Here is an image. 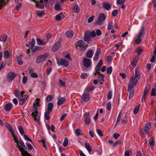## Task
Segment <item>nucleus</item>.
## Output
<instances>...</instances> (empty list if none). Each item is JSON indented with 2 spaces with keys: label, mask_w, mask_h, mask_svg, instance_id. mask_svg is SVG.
Masks as SVG:
<instances>
[{
  "label": "nucleus",
  "mask_w": 156,
  "mask_h": 156,
  "mask_svg": "<svg viewBox=\"0 0 156 156\" xmlns=\"http://www.w3.org/2000/svg\"><path fill=\"white\" fill-rule=\"evenodd\" d=\"M24 137L25 139L30 142L32 144H33V143L32 142L31 140L28 137L27 135H24Z\"/></svg>",
  "instance_id": "obj_61"
},
{
  "label": "nucleus",
  "mask_w": 156,
  "mask_h": 156,
  "mask_svg": "<svg viewBox=\"0 0 156 156\" xmlns=\"http://www.w3.org/2000/svg\"><path fill=\"white\" fill-rule=\"evenodd\" d=\"M136 51L137 52L138 55L140 54L143 51V49L141 48H138L136 50Z\"/></svg>",
  "instance_id": "obj_54"
},
{
  "label": "nucleus",
  "mask_w": 156,
  "mask_h": 156,
  "mask_svg": "<svg viewBox=\"0 0 156 156\" xmlns=\"http://www.w3.org/2000/svg\"><path fill=\"white\" fill-rule=\"evenodd\" d=\"M12 104L11 103L6 104L5 106V111H8L10 110L12 108Z\"/></svg>",
  "instance_id": "obj_29"
},
{
  "label": "nucleus",
  "mask_w": 156,
  "mask_h": 156,
  "mask_svg": "<svg viewBox=\"0 0 156 156\" xmlns=\"http://www.w3.org/2000/svg\"><path fill=\"white\" fill-rule=\"evenodd\" d=\"M85 44L84 42L82 40L78 41L76 42L78 46L82 48L84 47Z\"/></svg>",
  "instance_id": "obj_21"
},
{
  "label": "nucleus",
  "mask_w": 156,
  "mask_h": 156,
  "mask_svg": "<svg viewBox=\"0 0 156 156\" xmlns=\"http://www.w3.org/2000/svg\"><path fill=\"white\" fill-rule=\"evenodd\" d=\"M106 16L103 13L100 14L98 17L97 24L99 25H102L104 23V21L106 19Z\"/></svg>",
  "instance_id": "obj_5"
},
{
  "label": "nucleus",
  "mask_w": 156,
  "mask_h": 156,
  "mask_svg": "<svg viewBox=\"0 0 156 156\" xmlns=\"http://www.w3.org/2000/svg\"><path fill=\"white\" fill-rule=\"evenodd\" d=\"M118 13V12L117 10L115 9L112 12V15L114 16H116Z\"/></svg>",
  "instance_id": "obj_64"
},
{
  "label": "nucleus",
  "mask_w": 156,
  "mask_h": 156,
  "mask_svg": "<svg viewBox=\"0 0 156 156\" xmlns=\"http://www.w3.org/2000/svg\"><path fill=\"white\" fill-rule=\"evenodd\" d=\"M144 27L142 26L137 36L141 37L144 34Z\"/></svg>",
  "instance_id": "obj_24"
},
{
  "label": "nucleus",
  "mask_w": 156,
  "mask_h": 156,
  "mask_svg": "<svg viewBox=\"0 0 156 156\" xmlns=\"http://www.w3.org/2000/svg\"><path fill=\"white\" fill-rule=\"evenodd\" d=\"M16 61L19 65H21L23 64V61L20 57L19 56H17L16 57Z\"/></svg>",
  "instance_id": "obj_35"
},
{
  "label": "nucleus",
  "mask_w": 156,
  "mask_h": 156,
  "mask_svg": "<svg viewBox=\"0 0 156 156\" xmlns=\"http://www.w3.org/2000/svg\"><path fill=\"white\" fill-rule=\"evenodd\" d=\"M140 105L139 104L138 105L136 108H135L134 111H133V113L134 114H137L139 111V109L140 107Z\"/></svg>",
  "instance_id": "obj_39"
},
{
  "label": "nucleus",
  "mask_w": 156,
  "mask_h": 156,
  "mask_svg": "<svg viewBox=\"0 0 156 156\" xmlns=\"http://www.w3.org/2000/svg\"><path fill=\"white\" fill-rule=\"evenodd\" d=\"M96 131L99 136H102L103 135L102 131L100 129H97Z\"/></svg>",
  "instance_id": "obj_53"
},
{
  "label": "nucleus",
  "mask_w": 156,
  "mask_h": 156,
  "mask_svg": "<svg viewBox=\"0 0 156 156\" xmlns=\"http://www.w3.org/2000/svg\"><path fill=\"white\" fill-rule=\"evenodd\" d=\"M113 24L112 22H110L108 23V30H110L112 28Z\"/></svg>",
  "instance_id": "obj_58"
},
{
  "label": "nucleus",
  "mask_w": 156,
  "mask_h": 156,
  "mask_svg": "<svg viewBox=\"0 0 156 156\" xmlns=\"http://www.w3.org/2000/svg\"><path fill=\"white\" fill-rule=\"evenodd\" d=\"M27 80V77L26 76H24L22 79V82L23 84H25Z\"/></svg>",
  "instance_id": "obj_57"
},
{
  "label": "nucleus",
  "mask_w": 156,
  "mask_h": 156,
  "mask_svg": "<svg viewBox=\"0 0 156 156\" xmlns=\"http://www.w3.org/2000/svg\"><path fill=\"white\" fill-rule=\"evenodd\" d=\"M55 8L56 10H61L60 7L58 4H56L55 5Z\"/></svg>",
  "instance_id": "obj_62"
},
{
  "label": "nucleus",
  "mask_w": 156,
  "mask_h": 156,
  "mask_svg": "<svg viewBox=\"0 0 156 156\" xmlns=\"http://www.w3.org/2000/svg\"><path fill=\"white\" fill-rule=\"evenodd\" d=\"M41 48V47L36 46L34 48L32 49V51L35 52L38 51Z\"/></svg>",
  "instance_id": "obj_49"
},
{
  "label": "nucleus",
  "mask_w": 156,
  "mask_h": 156,
  "mask_svg": "<svg viewBox=\"0 0 156 156\" xmlns=\"http://www.w3.org/2000/svg\"><path fill=\"white\" fill-rule=\"evenodd\" d=\"M140 78V74L138 71V69L136 68L135 69V76L134 78L136 80V83H137L138 82V80Z\"/></svg>",
  "instance_id": "obj_13"
},
{
  "label": "nucleus",
  "mask_w": 156,
  "mask_h": 156,
  "mask_svg": "<svg viewBox=\"0 0 156 156\" xmlns=\"http://www.w3.org/2000/svg\"><path fill=\"white\" fill-rule=\"evenodd\" d=\"M83 65L87 68L89 67L91 63L90 59L85 58L83 60Z\"/></svg>",
  "instance_id": "obj_12"
},
{
  "label": "nucleus",
  "mask_w": 156,
  "mask_h": 156,
  "mask_svg": "<svg viewBox=\"0 0 156 156\" xmlns=\"http://www.w3.org/2000/svg\"><path fill=\"white\" fill-rule=\"evenodd\" d=\"M96 36V33L94 31H86L84 33V40L85 41L89 42L91 41L92 37H94Z\"/></svg>",
  "instance_id": "obj_3"
},
{
  "label": "nucleus",
  "mask_w": 156,
  "mask_h": 156,
  "mask_svg": "<svg viewBox=\"0 0 156 156\" xmlns=\"http://www.w3.org/2000/svg\"><path fill=\"white\" fill-rule=\"evenodd\" d=\"M36 4V7L40 9H43L44 7V5L43 0L36 1V0H32Z\"/></svg>",
  "instance_id": "obj_8"
},
{
  "label": "nucleus",
  "mask_w": 156,
  "mask_h": 156,
  "mask_svg": "<svg viewBox=\"0 0 156 156\" xmlns=\"http://www.w3.org/2000/svg\"><path fill=\"white\" fill-rule=\"evenodd\" d=\"M101 67V66H99L98 65H97L96 67L95 70H96V71L97 72L98 74H99L100 73V72L99 71Z\"/></svg>",
  "instance_id": "obj_56"
},
{
  "label": "nucleus",
  "mask_w": 156,
  "mask_h": 156,
  "mask_svg": "<svg viewBox=\"0 0 156 156\" xmlns=\"http://www.w3.org/2000/svg\"><path fill=\"white\" fill-rule=\"evenodd\" d=\"M94 89V87H93L91 86H90L88 87H86V88L85 90L87 92H89L91 91L92 90Z\"/></svg>",
  "instance_id": "obj_48"
},
{
  "label": "nucleus",
  "mask_w": 156,
  "mask_h": 156,
  "mask_svg": "<svg viewBox=\"0 0 156 156\" xmlns=\"http://www.w3.org/2000/svg\"><path fill=\"white\" fill-rule=\"evenodd\" d=\"M90 122V119L88 117H87L85 120V123L86 125L89 124Z\"/></svg>",
  "instance_id": "obj_50"
},
{
  "label": "nucleus",
  "mask_w": 156,
  "mask_h": 156,
  "mask_svg": "<svg viewBox=\"0 0 156 156\" xmlns=\"http://www.w3.org/2000/svg\"><path fill=\"white\" fill-rule=\"evenodd\" d=\"M120 136V135L118 133H115L113 134V137L115 139H117Z\"/></svg>",
  "instance_id": "obj_60"
},
{
  "label": "nucleus",
  "mask_w": 156,
  "mask_h": 156,
  "mask_svg": "<svg viewBox=\"0 0 156 156\" xmlns=\"http://www.w3.org/2000/svg\"><path fill=\"white\" fill-rule=\"evenodd\" d=\"M40 99L37 98L34 103L33 105V108L32 109L31 112L32 114L31 115H32L33 117L34 118V120L39 125H40V114L37 110V106L40 105L39 101Z\"/></svg>",
  "instance_id": "obj_1"
},
{
  "label": "nucleus",
  "mask_w": 156,
  "mask_h": 156,
  "mask_svg": "<svg viewBox=\"0 0 156 156\" xmlns=\"http://www.w3.org/2000/svg\"><path fill=\"white\" fill-rule=\"evenodd\" d=\"M132 154L131 151L128 150L126 151L125 153V156H130Z\"/></svg>",
  "instance_id": "obj_42"
},
{
  "label": "nucleus",
  "mask_w": 156,
  "mask_h": 156,
  "mask_svg": "<svg viewBox=\"0 0 156 156\" xmlns=\"http://www.w3.org/2000/svg\"><path fill=\"white\" fill-rule=\"evenodd\" d=\"M96 35H97L98 36H100L102 32L101 30L99 29H97L96 30Z\"/></svg>",
  "instance_id": "obj_55"
},
{
  "label": "nucleus",
  "mask_w": 156,
  "mask_h": 156,
  "mask_svg": "<svg viewBox=\"0 0 156 156\" xmlns=\"http://www.w3.org/2000/svg\"><path fill=\"white\" fill-rule=\"evenodd\" d=\"M81 132V130L80 129H77L75 131V134L78 136L81 135L80 133Z\"/></svg>",
  "instance_id": "obj_59"
},
{
  "label": "nucleus",
  "mask_w": 156,
  "mask_h": 156,
  "mask_svg": "<svg viewBox=\"0 0 156 156\" xmlns=\"http://www.w3.org/2000/svg\"><path fill=\"white\" fill-rule=\"evenodd\" d=\"M151 126V123H148L145 125L144 130L146 134H147L149 131Z\"/></svg>",
  "instance_id": "obj_17"
},
{
  "label": "nucleus",
  "mask_w": 156,
  "mask_h": 156,
  "mask_svg": "<svg viewBox=\"0 0 156 156\" xmlns=\"http://www.w3.org/2000/svg\"><path fill=\"white\" fill-rule=\"evenodd\" d=\"M81 99L82 102H87L90 99V96L88 94L84 93L82 96Z\"/></svg>",
  "instance_id": "obj_11"
},
{
  "label": "nucleus",
  "mask_w": 156,
  "mask_h": 156,
  "mask_svg": "<svg viewBox=\"0 0 156 156\" xmlns=\"http://www.w3.org/2000/svg\"><path fill=\"white\" fill-rule=\"evenodd\" d=\"M29 72L31 77L34 78H37L38 77L37 74L36 73H34L32 69H29Z\"/></svg>",
  "instance_id": "obj_18"
},
{
  "label": "nucleus",
  "mask_w": 156,
  "mask_h": 156,
  "mask_svg": "<svg viewBox=\"0 0 156 156\" xmlns=\"http://www.w3.org/2000/svg\"><path fill=\"white\" fill-rule=\"evenodd\" d=\"M112 66L109 67L107 69V73L108 74H111L112 73Z\"/></svg>",
  "instance_id": "obj_52"
},
{
  "label": "nucleus",
  "mask_w": 156,
  "mask_h": 156,
  "mask_svg": "<svg viewBox=\"0 0 156 156\" xmlns=\"http://www.w3.org/2000/svg\"><path fill=\"white\" fill-rule=\"evenodd\" d=\"M35 44V40L34 38H32L31 41L28 44H26V46L29 47H33Z\"/></svg>",
  "instance_id": "obj_28"
},
{
  "label": "nucleus",
  "mask_w": 156,
  "mask_h": 156,
  "mask_svg": "<svg viewBox=\"0 0 156 156\" xmlns=\"http://www.w3.org/2000/svg\"><path fill=\"white\" fill-rule=\"evenodd\" d=\"M17 144L22 156H32L30 153L25 151L27 147L22 140H20Z\"/></svg>",
  "instance_id": "obj_2"
},
{
  "label": "nucleus",
  "mask_w": 156,
  "mask_h": 156,
  "mask_svg": "<svg viewBox=\"0 0 156 156\" xmlns=\"http://www.w3.org/2000/svg\"><path fill=\"white\" fill-rule=\"evenodd\" d=\"M89 74L88 73H83L81 74L80 77L82 79H85L87 78Z\"/></svg>",
  "instance_id": "obj_38"
},
{
  "label": "nucleus",
  "mask_w": 156,
  "mask_h": 156,
  "mask_svg": "<svg viewBox=\"0 0 156 156\" xmlns=\"http://www.w3.org/2000/svg\"><path fill=\"white\" fill-rule=\"evenodd\" d=\"M57 62L58 65L62 66L63 67H66L69 64V62L65 59H57Z\"/></svg>",
  "instance_id": "obj_6"
},
{
  "label": "nucleus",
  "mask_w": 156,
  "mask_h": 156,
  "mask_svg": "<svg viewBox=\"0 0 156 156\" xmlns=\"http://www.w3.org/2000/svg\"><path fill=\"white\" fill-rule=\"evenodd\" d=\"M37 43L38 45H45L47 43V41H45L39 38H36Z\"/></svg>",
  "instance_id": "obj_16"
},
{
  "label": "nucleus",
  "mask_w": 156,
  "mask_h": 156,
  "mask_svg": "<svg viewBox=\"0 0 156 156\" xmlns=\"http://www.w3.org/2000/svg\"><path fill=\"white\" fill-rule=\"evenodd\" d=\"M19 130L22 135H23L24 134V132L22 127L21 126H19L18 127Z\"/></svg>",
  "instance_id": "obj_37"
},
{
  "label": "nucleus",
  "mask_w": 156,
  "mask_h": 156,
  "mask_svg": "<svg viewBox=\"0 0 156 156\" xmlns=\"http://www.w3.org/2000/svg\"><path fill=\"white\" fill-rule=\"evenodd\" d=\"M66 100V98L64 97L60 98L58 101L57 105H61Z\"/></svg>",
  "instance_id": "obj_27"
},
{
  "label": "nucleus",
  "mask_w": 156,
  "mask_h": 156,
  "mask_svg": "<svg viewBox=\"0 0 156 156\" xmlns=\"http://www.w3.org/2000/svg\"><path fill=\"white\" fill-rule=\"evenodd\" d=\"M136 80L134 78V76L131 77V79L129 81V82L128 86V89L130 90L134 87L137 83H136Z\"/></svg>",
  "instance_id": "obj_9"
},
{
  "label": "nucleus",
  "mask_w": 156,
  "mask_h": 156,
  "mask_svg": "<svg viewBox=\"0 0 156 156\" xmlns=\"http://www.w3.org/2000/svg\"><path fill=\"white\" fill-rule=\"evenodd\" d=\"M9 57V52L7 51H4V57L5 58H8Z\"/></svg>",
  "instance_id": "obj_43"
},
{
  "label": "nucleus",
  "mask_w": 156,
  "mask_h": 156,
  "mask_svg": "<svg viewBox=\"0 0 156 156\" xmlns=\"http://www.w3.org/2000/svg\"><path fill=\"white\" fill-rule=\"evenodd\" d=\"M59 83L60 86H65V82L62 81L61 80H59Z\"/></svg>",
  "instance_id": "obj_63"
},
{
  "label": "nucleus",
  "mask_w": 156,
  "mask_h": 156,
  "mask_svg": "<svg viewBox=\"0 0 156 156\" xmlns=\"http://www.w3.org/2000/svg\"><path fill=\"white\" fill-rule=\"evenodd\" d=\"M74 34V32L73 31H67L65 35L68 38H71L73 37Z\"/></svg>",
  "instance_id": "obj_20"
},
{
  "label": "nucleus",
  "mask_w": 156,
  "mask_h": 156,
  "mask_svg": "<svg viewBox=\"0 0 156 156\" xmlns=\"http://www.w3.org/2000/svg\"><path fill=\"white\" fill-rule=\"evenodd\" d=\"M64 18L65 16L64 14L60 12L56 16L55 19L56 21H58L60 20L61 19H63Z\"/></svg>",
  "instance_id": "obj_15"
},
{
  "label": "nucleus",
  "mask_w": 156,
  "mask_h": 156,
  "mask_svg": "<svg viewBox=\"0 0 156 156\" xmlns=\"http://www.w3.org/2000/svg\"><path fill=\"white\" fill-rule=\"evenodd\" d=\"M73 10L77 13H79L80 11V9L77 5H75L73 7Z\"/></svg>",
  "instance_id": "obj_45"
},
{
  "label": "nucleus",
  "mask_w": 156,
  "mask_h": 156,
  "mask_svg": "<svg viewBox=\"0 0 156 156\" xmlns=\"http://www.w3.org/2000/svg\"><path fill=\"white\" fill-rule=\"evenodd\" d=\"M7 37V35L4 34L3 36L0 37V41L5 42L6 41Z\"/></svg>",
  "instance_id": "obj_31"
},
{
  "label": "nucleus",
  "mask_w": 156,
  "mask_h": 156,
  "mask_svg": "<svg viewBox=\"0 0 156 156\" xmlns=\"http://www.w3.org/2000/svg\"><path fill=\"white\" fill-rule=\"evenodd\" d=\"M51 112H49L48 111H46L44 113V117L45 119L47 120H48L49 119V115Z\"/></svg>",
  "instance_id": "obj_40"
},
{
  "label": "nucleus",
  "mask_w": 156,
  "mask_h": 156,
  "mask_svg": "<svg viewBox=\"0 0 156 156\" xmlns=\"http://www.w3.org/2000/svg\"><path fill=\"white\" fill-rule=\"evenodd\" d=\"M53 107V105L52 103L51 102L48 105V107L47 111L51 112L52 111V109Z\"/></svg>",
  "instance_id": "obj_23"
},
{
  "label": "nucleus",
  "mask_w": 156,
  "mask_h": 156,
  "mask_svg": "<svg viewBox=\"0 0 156 156\" xmlns=\"http://www.w3.org/2000/svg\"><path fill=\"white\" fill-rule=\"evenodd\" d=\"M139 58L137 57H135L132 61L131 63V65L135 67L136 66V63L138 60Z\"/></svg>",
  "instance_id": "obj_25"
},
{
  "label": "nucleus",
  "mask_w": 156,
  "mask_h": 156,
  "mask_svg": "<svg viewBox=\"0 0 156 156\" xmlns=\"http://www.w3.org/2000/svg\"><path fill=\"white\" fill-rule=\"evenodd\" d=\"M112 103L110 102H108L107 104V109L108 111H110L111 108Z\"/></svg>",
  "instance_id": "obj_51"
},
{
  "label": "nucleus",
  "mask_w": 156,
  "mask_h": 156,
  "mask_svg": "<svg viewBox=\"0 0 156 156\" xmlns=\"http://www.w3.org/2000/svg\"><path fill=\"white\" fill-rule=\"evenodd\" d=\"M48 56L49 54L48 53H46L45 54L38 56L36 61V62L37 63H40Z\"/></svg>",
  "instance_id": "obj_7"
},
{
  "label": "nucleus",
  "mask_w": 156,
  "mask_h": 156,
  "mask_svg": "<svg viewBox=\"0 0 156 156\" xmlns=\"http://www.w3.org/2000/svg\"><path fill=\"white\" fill-rule=\"evenodd\" d=\"M150 90V86H147L146 87L144 93V95H146L147 92Z\"/></svg>",
  "instance_id": "obj_41"
},
{
  "label": "nucleus",
  "mask_w": 156,
  "mask_h": 156,
  "mask_svg": "<svg viewBox=\"0 0 156 156\" xmlns=\"http://www.w3.org/2000/svg\"><path fill=\"white\" fill-rule=\"evenodd\" d=\"M93 55V51L91 50H88L86 54V57L89 58H92Z\"/></svg>",
  "instance_id": "obj_22"
},
{
  "label": "nucleus",
  "mask_w": 156,
  "mask_h": 156,
  "mask_svg": "<svg viewBox=\"0 0 156 156\" xmlns=\"http://www.w3.org/2000/svg\"><path fill=\"white\" fill-rule=\"evenodd\" d=\"M85 147L87 150L88 152H90L91 151L92 148L90 147V144L88 143H85Z\"/></svg>",
  "instance_id": "obj_34"
},
{
  "label": "nucleus",
  "mask_w": 156,
  "mask_h": 156,
  "mask_svg": "<svg viewBox=\"0 0 156 156\" xmlns=\"http://www.w3.org/2000/svg\"><path fill=\"white\" fill-rule=\"evenodd\" d=\"M16 74L13 72H9L7 76V80L8 81H12L16 76Z\"/></svg>",
  "instance_id": "obj_10"
},
{
  "label": "nucleus",
  "mask_w": 156,
  "mask_h": 156,
  "mask_svg": "<svg viewBox=\"0 0 156 156\" xmlns=\"http://www.w3.org/2000/svg\"><path fill=\"white\" fill-rule=\"evenodd\" d=\"M60 45V42L57 41L53 45L52 51H57L59 48Z\"/></svg>",
  "instance_id": "obj_14"
},
{
  "label": "nucleus",
  "mask_w": 156,
  "mask_h": 156,
  "mask_svg": "<svg viewBox=\"0 0 156 156\" xmlns=\"http://www.w3.org/2000/svg\"><path fill=\"white\" fill-rule=\"evenodd\" d=\"M103 7L107 10L109 9L111 7L110 5L108 2H105L103 4Z\"/></svg>",
  "instance_id": "obj_32"
},
{
  "label": "nucleus",
  "mask_w": 156,
  "mask_h": 156,
  "mask_svg": "<svg viewBox=\"0 0 156 156\" xmlns=\"http://www.w3.org/2000/svg\"><path fill=\"white\" fill-rule=\"evenodd\" d=\"M5 1V0H0V9H2L4 6L6 4Z\"/></svg>",
  "instance_id": "obj_36"
},
{
  "label": "nucleus",
  "mask_w": 156,
  "mask_h": 156,
  "mask_svg": "<svg viewBox=\"0 0 156 156\" xmlns=\"http://www.w3.org/2000/svg\"><path fill=\"white\" fill-rule=\"evenodd\" d=\"M128 90L129 93V98H131L134 95V90L132 89H131L130 90H129V89H128Z\"/></svg>",
  "instance_id": "obj_33"
},
{
  "label": "nucleus",
  "mask_w": 156,
  "mask_h": 156,
  "mask_svg": "<svg viewBox=\"0 0 156 156\" xmlns=\"http://www.w3.org/2000/svg\"><path fill=\"white\" fill-rule=\"evenodd\" d=\"M68 140L67 138H65L63 143V146L64 147H66L68 144Z\"/></svg>",
  "instance_id": "obj_47"
},
{
  "label": "nucleus",
  "mask_w": 156,
  "mask_h": 156,
  "mask_svg": "<svg viewBox=\"0 0 156 156\" xmlns=\"http://www.w3.org/2000/svg\"><path fill=\"white\" fill-rule=\"evenodd\" d=\"M151 95L152 96H156V87L152 89Z\"/></svg>",
  "instance_id": "obj_44"
},
{
  "label": "nucleus",
  "mask_w": 156,
  "mask_h": 156,
  "mask_svg": "<svg viewBox=\"0 0 156 156\" xmlns=\"http://www.w3.org/2000/svg\"><path fill=\"white\" fill-rule=\"evenodd\" d=\"M36 12L38 16L41 17L44 16L45 15V13L43 11H36Z\"/></svg>",
  "instance_id": "obj_30"
},
{
  "label": "nucleus",
  "mask_w": 156,
  "mask_h": 156,
  "mask_svg": "<svg viewBox=\"0 0 156 156\" xmlns=\"http://www.w3.org/2000/svg\"><path fill=\"white\" fill-rule=\"evenodd\" d=\"M135 43L136 44H138L141 43L142 41V39H141V37L137 36V37L135 38Z\"/></svg>",
  "instance_id": "obj_26"
},
{
  "label": "nucleus",
  "mask_w": 156,
  "mask_h": 156,
  "mask_svg": "<svg viewBox=\"0 0 156 156\" xmlns=\"http://www.w3.org/2000/svg\"><path fill=\"white\" fill-rule=\"evenodd\" d=\"M15 94L16 96L19 98L20 96V94L19 90H16L15 91Z\"/></svg>",
  "instance_id": "obj_46"
},
{
  "label": "nucleus",
  "mask_w": 156,
  "mask_h": 156,
  "mask_svg": "<svg viewBox=\"0 0 156 156\" xmlns=\"http://www.w3.org/2000/svg\"><path fill=\"white\" fill-rule=\"evenodd\" d=\"M24 93V91H21L20 92V96L18 98L19 100L20 101L19 104L21 105H22L25 103V101L27 100L28 97L27 95H23Z\"/></svg>",
  "instance_id": "obj_4"
},
{
  "label": "nucleus",
  "mask_w": 156,
  "mask_h": 156,
  "mask_svg": "<svg viewBox=\"0 0 156 156\" xmlns=\"http://www.w3.org/2000/svg\"><path fill=\"white\" fill-rule=\"evenodd\" d=\"M5 125L8 129L11 132V134L13 135L14 132L11 125L7 123H5Z\"/></svg>",
  "instance_id": "obj_19"
}]
</instances>
